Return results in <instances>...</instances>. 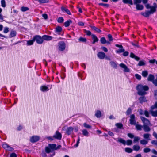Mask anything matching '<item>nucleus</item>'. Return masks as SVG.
Here are the masks:
<instances>
[{
	"instance_id": "9d476101",
	"label": "nucleus",
	"mask_w": 157,
	"mask_h": 157,
	"mask_svg": "<svg viewBox=\"0 0 157 157\" xmlns=\"http://www.w3.org/2000/svg\"><path fill=\"white\" fill-rule=\"evenodd\" d=\"M62 137L61 134L57 131L56 132L55 134L53 136L54 138L58 140H61Z\"/></svg>"
},
{
	"instance_id": "864d4df0",
	"label": "nucleus",
	"mask_w": 157,
	"mask_h": 157,
	"mask_svg": "<svg viewBox=\"0 0 157 157\" xmlns=\"http://www.w3.org/2000/svg\"><path fill=\"white\" fill-rule=\"evenodd\" d=\"M131 44L133 46L137 47L138 48H139L140 47V46L138 44V43L137 42H136V43H134L132 42H131Z\"/></svg>"
},
{
	"instance_id": "e2e57ef3",
	"label": "nucleus",
	"mask_w": 157,
	"mask_h": 157,
	"mask_svg": "<svg viewBox=\"0 0 157 157\" xmlns=\"http://www.w3.org/2000/svg\"><path fill=\"white\" fill-rule=\"evenodd\" d=\"M9 31V28L7 27H5L4 29L3 32L5 33H8Z\"/></svg>"
},
{
	"instance_id": "4c0bfd02",
	"label": "nucleus",
	"mask_w": 157,
	"mask_h": 157,
	"mask_svg": "<svg viewBox=\"0 0 157 157\" xmlns=\"http://www.w3.org/2000/svg\"><path fill=\"white\" fill-rule=\"evenodd\" d=\"M64 21V19L62 17H59L57 20V21L59 23H62Z\"/></svg>"
},
{
	"instance_id": "49530a36",
	"label": "nucleus",
	"mask_w": 157,
	"mask_h": 157,
	"mask_svg": "<svg viewBox=\"0 0 157 157\" xmlns=\"http://www.w3.org/2000/svg\"><path fill=\"white\" fill-rule=\"evenodd\" d=\"M107 36L109 40L108 41L110 42V41H112L113 40V38L112 37V35L111 34H108L107 35Z\"/></svg>"
},
{
	"instance_id": "f3484780",
	"label": "nucleus",
	"mask_w": 157,
	"mask_h": 157,
	"mask_svg": "<svg viewBox=\"0 0 157 157\" xmlns=\"http://www.w3.org/2000/svg\"><path fill=\"white\" fill-rule=\"evenodd\" d=\"M40 90L42 92H46L49 90V89L47 86L42 85L40 86Z\"/></svg>"
},
{
	"instance_id": "8fccbe9b",
	"label": "nucleus",
	"mask_w": 157,
	"mask_h": 157,
	"mask_svg": "<svg viewBox=\"0 0 157 157\" xmlns=\"http://www.w3.org/2000/svg\"><path fill=\"white\" fill-rule=\"evenodd\" d=\"M134 4L136 5L137 4H139L141 3L142 2V0H133Z\"/></svg>"
},
{
	"instance_id": "338daca9",
	"label": "nucleus",
	"mask_w": 157,
	"mask_h": 157,
	"mask_svg": "<svg viewBox=\"0 0 157 157\" xmlns=\"http://www.w3.org/2000/svg\"><path fill=\"white\" fill-rule=\"evenodd\" d=\"M101 49L105 52H107L108 51L107 48L104 46H102L101 47Z\"/></svg>"
},
{
	"instance_id": "f8f14e48",
	"label": "nucleus",
	"mask_w": 157,
	"mask_h": 157,
	"mask_svg": "<svg viewBox=\"0 0 157 157\" xmlns=\"http://www.w3.org/2000/svg\"><path fill=\"white\" fill-rule=\"evenodd\" d=\"M97 56L100 59H103L105 56V54L103 52H99Z\"/></svg>"
},
{
	"instance_id": "6ab92c4d",
	"label": "nucleus",
	"mask_w": 157,
	"mask_h": 157,
	"mask_svg": "<svg viewBox=\"0 0 157 157\" xmlns=\"http://www.w3.org/2000/svg\"><path fill=\"white\" fill-rule=\"evenodd\" d=\"M130 57L134 59L137 61H138L140 59V58L139 57L136 56L132 52L130 53Z\"/></svg>"
},
{
	"instance_id": "79ce46f5",
	"label": "nucleus",
	"mask_w": 157,
	"mask_h": 157,
	"mask_svg": "<svg viewBox=\"0 0 157 157\" xmlns=\"http://www.w3.org/2000/svg\"><path fill=\"white\" fill-rule=\"evenodd\" d=\"M117 127L119 129L122 128L123 127V125L121 123H117L116 124Z\"/></svg>"
},
{
	"instance_id": "0eeeda50",
	"label": "nucleus",
	"mask_w": 157,
	"mask_h": 157,
	"mask_svg": "<svg viewBox=\"0 0 157 157\" xmlns=\"http://www.w3.org/2000/svg\"><path fill=\"white\" fill-rule=\"evenodd\" d=\"M129 122L130 124L131 125L136 124V121L135 120V116L134 114H132L130 115Z\"/></svg>"
},
{
	"instance_id": "6e6d98bb",
	"label": "nucleus",
	"mask_w": 157,
	"mask_h": 157,
	"mask_svg": "<svg viewBox=\"0 0 157 157\" xmlns=\"http://www.w3.org/2000/svg\"><path fill=\"white\" fill-rule=\"evenodd\" d=\"M82 134L85 136H88V132L86 129H83L82 131Z\"/></svg>"
},
{
	"instance_id": "052dcab7",
	"label": "nucleus",
	"mask_w": 157,
	"mask_h": 157,
	"mask_svg": "<svg viewBox=\"0 0 157 157\" xmlns=\"http://www.w3.org/2000/svg\"><path fill=\"white\" fill-rule=\"evenodd\" d=\"M143 151L144 153H148L151 151V149L148 148H145L144 149Z\"/></svg>"
},
{
	"instance_id": "9b49d317",
	"label": "nucleus",
	"mask_w": 157,
	"mask_h": 157,
	"mask_svg": "<svg viewBox=\"0 0 157 157\" xmlns=\"http://www.w3.org/2000/svg\"><path fill=\"white\" fill-rule=\"evenodd\" d=\"M140 119L143 123L144 124L148 125L150 123V121L149 120L144 117H140Z\"/></svg>"
},
{
	"instance_id": "774afa93",
	"label": "nucleus",
	"mask_w": 157,
	"mask_h": 157,
	"mask_svg": "<svg viewBox=\"0 0 157 157\" xmlns=\"http://www.w3.org/2000/svg\"><path fill=\"white\" fill-rule=\"evenodd\" d=\"M155 108H157V102H155L153 106H152L151 107V109L152 110L154 109Z\"/></svg>"
},
{
	"instance_id": "4468645a",
	"label": "nucleus",
	"mask_w": 157,
	"mask_h": 157,
	"mask_svg": "<svg viewBox=\"0 0 157 157\" xmlns=\"http://www.w3.org/2000/svg\"><path fill=\"white\" fill-rule=\"evenodd\" d=\"M100 41L101 44H110L111 43L108 41H106L105 38V37H102L100 39Z\"/></svg>"
},
{
	"instance_id": "39448f33",
	"label": "nucleus",
	"mask_w": 157,
	"mask_h": 157,
	"mask_svg": "<svg viewBox=\"0 0 157 157\" xmlns=\"http://www.w3.org/2000/svg\"><path fill=\"white\" fill-rule=\"evenodd\" d=\"M34 41H36L38 44H41L43 43V40L42 37L39 35H36L33 37Z\"/></svg>"
},
{
	"instance_id": "de8ad7c7",
	"label": "nucleus",
	"mask_w": 157,
	"mask_h": 157,
	"mask_svg": "<svg viewBox=\"0 0 157 157\" xmlns=\"http://www.w3.org/2000/svg\"><path fill=\"white\" fill-rule=\"evenodd\" d=\"M84 33L86 34V35L87 36H90L91 35V32L89 31V30H87L86 29H84Z\"/></svg>"
},
{
	"instance_id": "58836bf2",
	"label": "nucleus",
	"mask_w": 157,
	"mask_h": 157,
	"mask_svg": "<svg viewBox=\"0 0 157 157\" xmlns=\"http://www.w3.org/2000/svg\"><path fill=\"white\" fill-rule=\"evenodd\" d=\"M148 141L145 140L143 139L140 141V143L142 145H146L148 143Z\"/></svg>"
},
{
	"instance_id": "4d7b16f0",
	"label": "nucleus",
	"mask_w": 157,
	"mask_h": 157,
	"mask_svg": "<svg viewBox=\"0 0 157 157\" xmlns=\"http://www.w3.org/2000/svg\"><path fill=\"white\" fill-rule=\"evenodd\" d=\"M1 6L3 7L6 6V2L5 0H2L1 1Z\"/></svg>"
},
{
	"instance_id": "473e14b6",
	"label": "nucleus",
	"mask_w": 157,
	"mask_h": 157,
	"mask_svg": "<svg viewBox=\"0 0 157 157\" xmlns=\"http://www.w3.org/2000/svg\"><path fill=\"white\" fill-rule=\"evenodd\" d=\"M78 41L80 42H86L87 41V39L85 38L80 37L78 39Z\"/></svg>"
},
{
	"instance_id": "5fc2aeb1",
	"label": "nucleus",
	"mask_w": 157,
	"mask_h": 157,
	"mask_svg": "<svg viewBox=\"0 0 157 157\" xmlns=\"http://www.w3.org/2000/svg\"><path fill=\"white\" fill-rule=\"evenodd\" d=\"M136 129L140 131L142 130V126L141 125L136 124Z\"/></svg>"
},
{
	"instance_id": "13d9d810",
	"label": "nucleus",
	"mask_w": 157,
	"mask_h": 157,
	"mask_svg": "<svg viewBox=\"0 0 157 157\" xmlns=\"http://www.w3.org/2000/svg\"><path fill=\"white\" fill-rule=\"evenodd\" d=\"M135 77L136 78L139 80H140L141 79V76L138 74H135Z\"/></svg>"
},
{
	"instance_id": "aec40b11",
	"label": "nucleus",
	"mask_w": 157,
	"mask_h": 157,
	"mask_svg": "<svg viewBox=\"0 0 157 157\" xmlns=\"http://www.w3.org/2000/svg\"><path fill=\"white\" fill-rule=\"evenodd\" d=\"M61 10L63 12H66L67 14L69 15H71V13L70 10L64 7H62L61 8Z\"/></svg>"
},
{
	"instance_id": "7ed1b4c3",
	"label": "nucleus",
	"mask_w": 157,
	"mask_h": 157,
	"mask_svg": "<svg viewBox=\"0 0 157 157\" xmlns=\"http://www.w3.org/2000/svg\"><path fill=\"white\" fill-rule=\"evenodd\" d=\"M155 12V7H153L150 11H147L145 12H142L141 14L146 17H148L150 14H152Z\"/></svg>"
},
{
	"instance_id": "ea45409f",
	"label": "nucleus",
	"mask_w": 157,
	"mask_h": 157,
	"mask_svg": "<svg viewBox=\"0 0 157 157\" xmlns=\"http://www.w3.org/2000/svg\"><path fill=\"white\" fill-rule=\"evenodd\" d=\"M152 116L154 117H157V110L154 111L152 110L151 112Z\"/></svg>"
},
{
	"instance_id": "c03bdc74",
	"label": "nucleus",
	"mask_w": 157,
	"mask_h": 157,
	"mask_svg": "<svg viewBox=\"0 0 157 157\" xmlns=\"http://www.w3.org/2000/svg\"><path fill=\"white\" fill-rule=\"evenodd\" d=\"M40 3H48L49 2V0H39L38 2Z\"/></svg>"
},
{
	"instance_id": "603ef678",
	"label": "nucleus",
	"mask_w": 157,
	"mask_h": 157,
	"mask_svg": "<svg viewBox=\"0 0 157 157\" xmlns=\"http://www.w3.org/2000/svg\"><path fill=\"white\" fill-rule=\"evenodd\" d=\"M145 63L143 61H140L138 63V65L139 66H141L145 65Z\"/></svg>"
},
{
	"instance_id": "69168bd1",
	"label": "nucleus",
	"mask_w": 157,
	"mask_h": 157,
	"mask_svg": "<svg viewBox=\"0 0 157 157\" xmlns=\"http://www.w3.org/2000/svg\"><path fill=\"white\" fill-rule=\"evenodd\" d=\"M144 114L145 116L146 117H149V113L147 110H145L144 111Z\"/></svg>"
},
{
	"instance_id": "f257e3e1",
	"label": "nucleus",
	"mask_w": 157,
	"mask_h": 157,
	"mask_svg": "<svg viewBox=\"0 0 157 157\" xmlns=\"http://www.w3.org/2000/svg\"><path fill=\"white\" fill-rule=\"evenodd\" d=\"M136 89L139 95L144 96L147 94V92L145 91L148 90L149 87L147 85L143 86L141 84H139L136 86Z\"/></svg>"
},
{
	"instance_id": "4be33fe9",
	"label": "nucleus",
	"mask_w": 157,
	"mask_h": 157,
	"mask_svg": "<svg viewBox=\"0 0 157 157\" xmlns=\"http://www.w3.org/2000/svg\"><path fill=\"white\" fill-rule=\"evenodd\" d=\"M90 27L94 31L100 33L101 32V30L95 26L90 25Z\"/></svg>"
},
{
	"instance_id": "1a4fd4ad",
	"label": "nucleus",
	"mask_w": 157,
	"mask_h": 157,
	"mask_svg": "<svg viewBox=\"0 0 157 157\" xmlns=\"http://www.w3.org/2000/svg\"><path fill=\"white\" fill-rule=\"evenodd\" d=\"M2 147L4 149L9 151H12L13 150V148L10 147L7 144L4 143L2 145Z\"/></svg>"
},
{
	"instance_id": "a878e982",
	"label": "nucleus",
	"mask_w": 157,
	"mask_h": 157,
	"mask_svg": "<svg viewBox=\"0 0 157 157\" xmlns=\"http://www.w3.org/2000/svg\"><path fill=\"white\" fill-rule=\"evenodd\" d=\"M154 76L151 74H150L149 75L148 77L147 80L149 81H151L152 82L154 80Z\"/></svg>"
},
{
	"instance_id": "f704fd0d",
	"label": "nucleus",
	"mask_w": 157,
	"mask_h": 157,
	"mask_svg": "<svg viewBox=\"0 0 157 157\" xmlns=\"http://www.w3.org/2000/svg\"><path fill=\"white\" fill-rule=\"evenodd\" d=\"M148 75V72L146 70H144L142 72V75L144 77H146Z\"/></svg>"
},
{
	"instance_id": "c9c22d12",
	"label": "nucleus",
	"mask_w": 157,
	"mask_h": 157,
	"mask_svg": "<svg viewBox=\"0 0 157 157\" xmlns=\"http://www.w3.org/2000/svg\"><path fill=\"white\" fill-rule=\"evenodd\" d=\"M62 29L61 26H58L56 28L55 31L56 33H59L62 31Z\"/></svg>"
},
{
	"instance_id": "7c9ffc66",
	"label": "nucleus",
	"mask_w": 157,
	"mask_h": 157,
	"mask_svg": "<svg viewBox=\"0 0 157 157\" xmlns=\"http://www.w3.org/2000/svg\"><path fill=\"white\" fill-rule=\"evenodd\" d=\"M133 149L134 151H138L139 150L140 148V146L138 145H135L133 146Z\"/></svg>"
},
{
	"instance_id": "a19ab883",
	"label": "nucleus",
	"mask_w": 157,
	"mask_h": 157,
	"mask_svg": "<svg viewBox=\"0 0 157 157\" xmlns=\"http://www.w3.org/2000/svg\"><path fill=\"white\" fill-rule=\"evenodd\" d=\"M132 112V109L131 108H129L126 111V113L127 115H129Z\"/></svg>"
},
{
	"instance_id": "5701e85b",
	"label": "nucleus",
	"mask_w": 157,
	"mask_h": 157,
	"mask_svg": "<svg viewBox=\"0 0 157 157\" xmlns=\"http://www.w3.org/2000/svg\"><path fill=\"white\" fill-rule=\"evenodd\" d=\"M154 6H151L150 5L148 4H147L146 5V7L147 9H148L149 8H150L151 9L153 7H155V11H156V9L157 8V5L155 3H154L153 4Z\"/></svg>"
},
{
	"instance_id": "423d86ee",
	"label": "nucleus",
	"mask_w": 157,
	"mask_h": 157,
	"mask_svg": "<svg viewBox=\"0 0 157 157\" xmlns=\"http://www.w3.org/2000/svg\"><path fill=\"white\" fill-rule=\"evenodd\" d=\"M115 46L120 48L118 49L116 51V53L117 54H120L123 52H124L125 49L123 48V46L122 45H119L118 44H116Z\"/></svg>"
},
{
	"instance_id": "cd10ccee",
	"label": "nucleus",
	"mask_w": 157,
	"mask_h": 157,
	"mask_svg": "<svg viewBox=\"0 0 157 157\" xmlns=\"http://www.w3.org/2000/svg\"><path fill=\"white\" fill-rule=\"evenodd\" d=\"M16 34L17 32L15 31L12 30L10 32L9 37L10 38L15 37L16 36Z\"/></svg>"
},
{
	"instance_id": "09e8293b",
	"label": "nucleus",
	"mask_w": 157,
	"mask_h": 157,
	"mask_svg": "<svg viewBox=\"0 0 157 157\" xmlns=\"http://www.w3.org/2000/svg\"><path fill=\"white\" fill-rule=\"evenodd\" d=\"M134 139L133 140V142L134 143H136L138 142L140 139V138L137 136H134Z\"/></svg>"
},
{
	"instance_id": "0e129e2a",
	"label": "nucleus",
	"mask_w": 157,
	"mask_h": 157,
	"mask_svg": "<svg viewBox=\"0 0 157 157\" xmlns=\"http://www.w3.org/2000/svg\"><path fill=\"white\" fill-rule=\"evenodd\" d=\"M127 136L128 137L131 139L133 138L134 136V135L131 133H128L127 134Z\"/></svg>"
},
{
	"instance_id": "37998d69",
	"label": "nucleus",
	"mask_w": 157,
	"mask_h": 157,
	"mask_svg": "<svg viewBox=\"0 0 157 157\" xmlns=\"http://www.w3.org/2000/svg\"><path fill=\"white\" fill-rule=\"evenodd\" d=\"M29 10V8L28 7L22 6L21 8V10L22 12H25Z\"/></svg>"
},
{
	"instance_id": "f03ea898",
	"label": "nucleus",
	"mask_w": 157,
	"mask_h": 157,
	"mask_svg": "<svg viewBox=\"0 0 157 157\" xmlns=\"http://www.w3.org/2000/svg\"><path fill=\"white\" fill-rule=\"evenodd\" d=\"M56 144H49L48 146H46L45 147L46 152L49 153L52 152V151L56 150Z\"/></svg>"
},
{
	"instance_id": "b1692460",
	"label": "nucleus",
	"mask_w": 157,
	"mask_h": 157,
	"mask_svg": "<svg viewBox=\"0 0 157 157\" xmlns=\"http://www.w3.org/2000/svg\"><path fill=\"white\" fill-rule=\"evenodd\" d=\"M136 9L137 10H142L144 9V6L142 5L137 4L136 5Z\"/></svg>"
},
{
	"instance_id": "412c9836",
	"label": "nucleus",
	"mask_w": 157,
	"mask_h": 157,
	"mask_svg": "<svg viewBox=\"0 0 157 157\" xmlns=\"http://www.w3.org/2000/svg\"><path fill=\"white\" fill-rule=\"evenodd\" d=\"M139 100L140 101V103L141 104L143 103L144 102H145L147 101L146 98L143 96L140 97L139 98Z\"/></svg>"
},
{
	"instance_id": "6e6552de",
	"label": "nucleus",
	"mask_w": 157,
	"mask_h": 157,
	"mask_svg": "<svg viewBox=\"0 0 157 157\" xmlns=\"http://www.w3.org/2000/svg\"><path fill=\"white\" fill-rule=\"evenodd\" d=\"M40 137L38 136H33L30 137V141L33 143L38 141L40 140Z\"/></svg>"
},
{
	"instance_id": "680f3d73",
	"label": "nucleus",
	"mask_w": 157,
	"mask_h": 157,
	"mask_svg": "<svg viewBox=\"0 0 157 157\" xmlns=\"http://www.w3.org/2000/svg\"><path fill=\"white\" fill-rule=\"evenodd\" d=\"M123 52V56L124 57H126L128 56L129 55V52L128 51H125L124 52Z\"/></svg>"
},
{
	"instance_id": "bb28decb",
	"label": "nucleus",
	"mask_w": 157,
	"mask_h": 157,
	"mask_svg": "<svg viewBox=\"0 0 157 157\" xmlns=\"http://www.w3.org/2000/svg\"><path fill=\"white\" fill-rule=\"evenodd\" d=\"M72 23V21L70 19H69L64 23V25L66 27H68L69 26L70 24Z\"/></svg>"
},
{
	"instance_id": "e433bc0d",
	"label": "nucleus",
	"mask_w": 157,
	"mask_h": 157,
	"mask_svg": "<svg viewBox=\"0 0 157 157\" xmlns=\"http://www.w3.org/2000/svg\"><path fill=\"white\" fill-rule=\"evenodd\" d=\"M125 151L128 153H131L133 151V150L129 147H126L125 149Z\"/></svg>"
},
{
	"instance_id": "393cba45",
	"label": "nucleus",
	"mask_w": 157,
	"mask_h": 157,
	"mask_svg": "<svg viewBox=\"0 0 157 157\" xmlns=\"http://www.w3.org/2000/svg\"><path fill=\"white\" fill-rule=\"evenodd\" d=\"M144 130L145 132H149L150 131L151 129L147 125L144 124L143 125Z\"/></svg>"
},
{
	"instance_id": "c756f323",
	"label": "nucleus",
	"mask_w": 157,
	"mask_h": 157,
	"mask_svg": "<svg viewBox=\"0 0 157 157\" xmlns=\"http://www.w3.org/2000/svg\"><path fill=\"white\" fill-rule=\"evenodd\" d=\"M122 1L124 4H129L132 5L133 4L132 0H122Z\"/></svg>"
},
{
	"instance_id": "a211bd4d",
	"label": "nucleus",
	"mask_w": 157,
	"mask_h": 157,
	"mask_svg": "<svg viewBox=\"0 0 157 157\" xmlns=\"http://www.w3.org/2000/svg\"><path fill=\"white\" fill-rule=\"evenodd\" d=\"M43 40L49 41L52 39V37L48 35H44L42 36Z\"/></svg>"
},
{
	"instance_id": "72a5a7b5",
	"label": "nucleus",
	"mask_w": 157,
	"mask_h": 157,
	"mask_svg": "<svg viewBox=\"0 0 157 157\" xmlns=\"http://www.w3.org/2000/svg\"><path fill=\"white\" fill-rule=\"evenodd\" d=\"M101 113L100 110H97L95 114V116L97 118H100L101 116Z\"/></svg>"
},
{
	"instance_id": "bf43d9fd",
	"label": "nucleus",
	"mask_w": 157,
	"mask_h": 157,
	"mask_svg": "<svg viewBox=\"0 0 157 157\" xmlns=\"http://www.w3.org/2000/svg\"><path fill=\"white\" fill-rule=\"evenodd\" d=\"M84 126L87 128H90L91 126L90 125L86 123H85L83 124Z\"/></svg>"
},
{
	"instance_id": "a18cd8bd",
	"label": "nucleus",
	"mask_w": 157,
	"mask_h": 157,
	"mask_svg": "<svg viewBox=\"0 0 157 157\" xmlns=\"http://www.w3.org/2000/svg\"><path fill=\"white\" fill-rule=\"evenodd\" d=\"M150 136V134L148 133H145L143 135V137L144 138L147 140H149V137Z\"/></svg>"
},
{
	"instance_id": "c85d7f7f",
	"label": "nucleus",
	"mask_w": 157,
	"mask_h": 157,
	"mask_svg": "<svg viewBox=\"0 0 157 157\" xmlns=\"http://www.w3.org/2000/svg\"><path fill=\"white\" fill-rule=\"evenodd\" d=\"M110 64L113 68L117 69V64L114 61H111L110 62Z\"/></svg>"
},
{
	"instance_id": "3c124183",
	"label": "nucleus",
	"mask_w": 157,
	"mask_h": 157,
	"mask_svg": "<svg viewBox=\"0 0 157 157\" xmlns=\"http://www.w3.org/2000/svg\"><path fill=\"white\" fill-rule=\"evenodd\" d=\"M98 5L99 6H103L107 7H109V5L108 4H105L102 3H98Z\"/></svg>"
},
{
	"instance_id": "2eb2a0df",
	"label": "nucleus",
	"mask_w": 157,
	"mask_h": 157,
	"mask_svg": "<svg viewBox=\"0 0 157 157\" xmlns=\"http://www.w3.org/2000/svg\"><path fill=\"white\" fill-rule=\"evenodd\" d=\"M74 128L71 127H68L66 131V133L68 135H69L71 134L73 132Z\"/></svg>"
},
{
	"instance_id": "20e7f679",
	"label": "nucleus",
	"mask_w": 157,
	"mask_h": 157,
	"mask_svg": "<svg viewBox=\"0 0 157 157\" xmlns=\"http://www.w3.org/2000/svg\"><path fill=\"white\" fill-rule=\"evenodd\" d=\"M118 141L124 145L126 144L128 146L131 145L132 143V141L131 140H127L126 141L124 140L121 138H118Z\"/></svg>"
},
{
	"instance_id": "dca6fc26",
	"label": "nucleus",
	"mask_w": 157,
	"mask_h": 157,
	"mask_svg": "<svg viewBox=\"0 0 157 157\" xmlns=\"http://www.w3.org/2000/svg\"><path fill=\"white\" fill-rule=\"evenodd\" d=\"M91 36L93 40V41L92 42V44H94L95 43L98 42L99 39L95 34H92Z\"/></svg>"
},
{
	"instance_id": "2f4dec72",
	"label": "nucleus",
	"mask_w": 157,
	"mask_h": 157,
	"mask_svg": "<svg viewBox=\"0 0 157 157\" xmlns=\"http://www.w3.org/2000/svg\"><path fill=\"white\" fill-rule=\"evenodd\" d=\"M34 42L33 38L31 40H28L27 42V45H31L33 44Z\"/></svg>"
},
{
	"instance_id": "ddd939ff",
	"label": "nucleus",
	"mask_w": 157,
	"mask_h": 157,
	"mask_svg": "<svg viewBox=\"0 0 157 157\" xmlns=\"http://www.w3.org/2000/svg\"><path fill=\"white\" fill-rule=\"evenodd\" d=\"M65 44L63 41L59 45V50L61 51H63L65 50Z\"/></svg>"
}]
</instances>
